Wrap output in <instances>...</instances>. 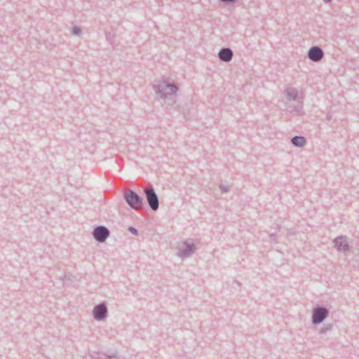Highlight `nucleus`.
Listing matches in <instances>:
<instances>
[{
    "label": "nucleus",
    "mask_w": 359,
    "mask_h": 359,
    "mask_svg": "<svg viewBox=\"0 0 359 359\" xmlns=\"http://www.w3.org/2000/svg\"><path fill=\"white\" fill-rule=\"evenodd\" d=\"M154 88L158 97L161 99L170 98L178 90V87L175 84L168 83L165 80L158 81L154 85Z\"/></svg>",
    "instance_id": "nucleus-1"
},
{
    "label": "nucleus",
    "mask_w": 359,
    "mask_h": 359,
    "mask_svg": "<svg viewBox=\"0 0 359 359\" xmlns=\"http://www.w3.org/2000/svg\"><path fill=\"white\" fill-rule=\"evenodd\" d=\"M123 198L129 207L134 210H140L144 208L143 198L133 190L126 189L123 193Z\"/></svg>",
    "instance_id": "nucleus-2"
},
{
    "label": "nucleus",
    "mask_w": 359,
    "mask_h": 359,
    "mask_svg": "<svg viewBox=\"0 0 359 359\" xmlns=\"http://www.w3.org/2000/svg\"><path fill=\"white\" fill-rule=\"evenodd\" d=\"M196 248L192 241H186L179 247L177 256L184 259L190 257L196 251Z\"/></svg>",
    "instance_id": "nucleus-3"
},
{
    "label": "nucleus",
    "mask_w": 359,
    "mask_h": 359,
    "mask_svg": "<svg viewBox=\"0 0 359 359\" xmlns=\"http://www.w3.org/2000/svg\"><path fill=\"white\" fill-rule=\"evenodd\" d=\"M147 203L153 211H156L159 208L158 197L153 187H146L144 189Z\"/></svg>",
    "instance_id": "nucleus-4"
},
{
    "label": "nucleus",
    "mask_w": 359,
    "mask_h": 359,
    "mask_svg": "<svg viewBox=\"0 0 359 359\" xmlns=\"http://www.w3.org/2000/svg\"><path fill=\"white\" fill-rule=\"evenodd\" d=\"M329 314V311L324 306H317L313 309L312 312V323L318 325L321 323Z\"/></svg>",
    "instance_id": "nucleus-5"
},
{
    "label": "nucleus",
    "mask_w": 359,
    "mask_h": 359,
    "mask_svg": "<svg viewBox=\"0 0 359 359\" xmlns=\"http://www.w3.org/2000/svg\"><path fill=\"white\" fill-rule=\"evenodd\" d=\"M93 238L99 243L104 242L110 235L109 230L104 226H97L93 231Z\"/></svg>",
    "instance_id": "nucleus-6"
},
{
    "label": "nucleus",
    "mask_w": 359,
    "mask_h": 359,
    "mask_svg": "<svg viewBox=\"0 0 359 359\" xmlns=\"http://www.w3.org/2000/svg\"><path fill=\"white\" fill-rule=\"evenodd\" d=\"M108 309L106 303L102 302L96 305L93 310V316L95 320L100 321L106 318Z\"/></svg>",
    "instance_id": "nucleus-7"
},
{
    "label": "nucleus",
    "mask_w": 359,
    "mask_h": 359,
    "mask_svg": "<svg viewBox=\"0 0 359 359\" xmlns=\"http://www.w3.org/2000/svg\"><path fill=\"white\" fill-rule=\"evenodd\" d=\"M334 248L339 252H346L349 250V244L348 238L345 236H340L335 238L333 241Z\"/></svg>",
    "instance_id": "nucleus-8"
},
{
    "label": "nucleus",
    "mask_w": 359,
    "mask_h": 359,
    "mask_svg": "<svg viewBox=\"0 0 359 359\" xmlns=\"http://www.w3.org/2000/svg\"><path fill=\"white\" fill-rule=\"evenodd\" d=\"M324 57V52L321 48L317 46H312L308 51V57L312 62H319Z\"/></svg>",
    "instance_id": "nucleus-9"
},
{
    "label": "nucleus",
    "mask_w": 359,
    "mask_h": 359,
    "mask_svg": "<svg viewBox=\"0 0 359 359\" xmlns=\"http://www.w3.org/2000/svg\"><path fill=\"white\" fill-rule=\"evenodd\" d=\"M233 51L229 48H222L218 53V57L220 60L228 62L232 60Z\"/></svg>",
    "instance_id": "nucleus-10"
},
{
    "label": "nucleus",
    "mask_w": 359,
    "mask_h": 359,
    "mask_svg": "<svg viewBox=\"0 0 359 359\" xmlns=\"http://www.w3.org/2000/svg\"><path fill=\"white\" fill-rule=\"evenodd\" d=\"M285 97L288 101H294L298 99L299 92L297 89L292 87L287 88L285 90Z\"/></svg>",
    "instance_id": "nucleus-11"
},
{
    "label": "nucleus",
    "mask_w": 359,
    "mask_h": 359,
    "mask_svg": "<svg viewBox=\"0 0 359 359\" xmlns=\"http://www.w3.org/2000/svg\"><path fill=\"white\" fill-rule=\"evenodd\" d=\"M291 143L297 147H302L306 144V139L302 136H294L291 139Z\"/></svg>",
    "instance_id": "nucleus-12"
},
{
    "label": "nucleus",
    "mask_w": 359,
    "mask_h": 359,
    "mask_svg": "<svg viewBox=\"0 0 359 359\" xmlns=\"http://www.w3.org/2000/svg\"><path fill=\"white\" fill-rule=\"evenodd\" d=\"M91 358L93 359H125L122 357L108 356L102 353H93L91 354Z\"/></svg>",
    "instance_id": "nucleus-13"
},
{
    "label": "nucleus",
    "mask_w": 359,
    "mask_h": 359,
    "mask_svg": "<svg viewBox=\"0 0 359 359\" xmlns=\"http://www.w3.org/2000/svg\"><path fill=\"white\" fill-rule=\"evenodd\" d=\"M72 34L79 36L81 33V29L78 26H74L72 31Z\"/></svg>",
    "instance_id": "nucleus-14"
},
{
    "label": "nucleus",
    "mask_w": 359,
    "mask_h": 359,
    "mask_svg": "<svg viewBox=\"0 0 359 359\" xmlns=\"http://www.w3.org/2000/svg\"><path fill=\"white\" fill-rule=\"evenodd\" d=\"M331 329H332V325L331 324L325 325L320 329V333H322V334L326 333L327 332L331 330Z\"/></svg>",
    "instance_id": "nucleus-15"
},
{
    "label": "nucleus",
    "mask_w": 359,
    "mask_h": 359,
    "mask_svg": "<svg viewBox=\"0 0 359 359\" xmlns=\"http://www.w3.org/2000/svg\"><path fill=\"white\" fill-rule=\"evenodd\" d=\"M219 189L222 193H226L229 190V186L227 184H221L219 185Z\"/></svg>",
    "instance_id": "nucleus-16"
},
{
    "label": "nucleus",
    "mask_w": 359,
    "mask_h": 359,
    "mask_svg": "<svg viewBox=\"0 0 359 359\" xmlns=\"http://www.w3.org/2000/svg\"><path fill=\"white\" fill-rule=\"evenodd\" d=\"M302 104H299V105L294 107L292 109V111L294 112V114H299L300 113V111L302 110Z\"/></svg>",
    "instance_id": "nucleus-17"
},
{
    "label": "nucleus",
    "mask_w": 359,
    "mask_h": 359,
    "mask_svg": "<svg viewBox=\"0 0 359 359\" xmlns=\"http://www.w3.org/2000/svg\"><path fill=\"white\" fill-rule=\"evenodd\" d=\"M128 231L130 232H131L134 235H137L138 234L137 230L135 227H133V226H130L128 228Z\"/></svg>",
    "instance_id": "nucleus-18"
},
{
    "label": "nucleus",
    "mask_w": 359,
    "mask_h": 359,
    "mask_svg": "<svg viewBox=\"0 0 359 359\" xmlns=\"http://www.w3.org/2000/svg\"><path fill=\"white\" fill-rule=\"evenodd\" d=\"M236 0H220V1L225 4H233Z\"/></svg>",
    "instance_id": "nucleus-19"
},
{
    "label": "nucleus",
    "mask_w": 359,
    "mask_h": 359,
    "mask_svg": "<svg viewBox=\"0 0 359 359\" xmlns=\"http://www.w3.org/2000/svg\"><path fill=\"white\" fill-rule=\"evenodd\" d=\"M325 3H330L332 1V0H323Z\"/></svg>",
    "instance_id": "nucleus-20"
},
{
    "label": "nucleus",
    "mask_w": 359,
    "mask_h": 359,
    "mask_svg": "<svg viewBox=\"0 0 359 359\" xmlns=\"http://www.w3.org/2000/svg\"><path fill=\"white\" fill-rule=\"evenodd\" d=\"M270 236L272 238H274L275 236L273 234H271Z\"/></svg>",
    "instance_id": "nucleus-21"
}]
</instances>
